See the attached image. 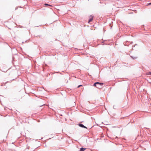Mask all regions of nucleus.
Here are the masks:
<instances>
[{
    "label": "nucleus",
    "instance_id": "obj_4",
    "mask_svg": "<svg viewBox=\"0 0 151 151\" xmlns=\"http://www.w3.org/2000/svg\"><path fill=\"white\" fill-rule=\"evenodd\" d=\"M98 83H99V82H96V83H94L93 85V86H95V87H96V86H97V84H99Z\"/></svg>",
    "mask_w": 151,
    "mask_h": 151
},
{
    "label": "nucleus",
    "instance_id": "obj_6",
    "mask_svg": "<svg viewBox=\"0 0 151 151\" xmlns=\"http://www.w3.org/2000/svg\"><path fill=\"white\" fill-rule=\"evenodd\" d=\"M44 5L46 6H52L50 5V4H46V3H45L44 4Z\"/></svg>",
    "mask_w": 151,
    "mask_h": 151
},
{
    "label": "nucleus",
    "instance_id": "obj_5",
    "mask_svg": "<svg viewBox=\"0 0 151 151\" xmlns=\"http://www.w3.org/2000/svg\"><path fill=\"white\" fill-rule=\"evenodd\" d=\"M130 57L133 59H135L137 58V57L136 56H130Z\"/></svg>",
    "mask_w": 151,
    "mask_h": 151
},
{
    "label": "nucleus",
    "instance_id": "obj_8",
    "mask_svg": "<svg viewBox=\"0 0 151 151\" xmlns=\"http://www.w3.org/2000/svg\"><path fill=\"white\" fill-rule=\"evenodd\" d=\"M148 75H150L151 76V72H149L148 73Z\"/></svg>",
    "mask_w": 151,
    "mask_h": 151
},
{
    "label": "nucleus",
    "instance_id": "obj_13",
    "mask_svg": "<svg viewBox=\"0 0 151 151\" xmlns=\"http://www.w3.org/2000/svg\"><path fill=\"white\" fill-rule=\"evenodd\" d=\"M137 45V44H136L134 46V47L135 46V45Z\"/></svg>",
    "mask_w": 151,
    "mask_h": 151
},
{
    "label": "nucleus",
    "instance_id": "obj_11",
    "mask_svg": "<svg viewBox=\"0 0 151 151\" xmlns=\"http://www.w3.org/2000/svg\"><path fill=\"white\" fill-rule=\"evenodd\" d=\"M18 8L17 7H16L15 9V10H17L18 9Z\"/></svg>",
    "mask_w": 151,
    "mask_h": 151
},
{
    "label": "nucleus",
    "instance_id": "obj_9",
    "mask_svg": "<svg viewBox=\"0 0 151 151\" xmlns=\"http://www.w3.org/2000/svg\"><path fill=\"white\" fill-rule=\"evenodd\" d=\"M82 85H79L78 87V88H79L81 86H82Z\"/></svg>",
    "mask_w": 151,
    "mask_h": 151
},
{
    "label": "nucleus",
    "instance_id": "obj_10",
    "mask_svg": "<svg viewBox=\"0 0 151 151\" xmlns=\"http://www.w3.org/2000/svg\"><path fill=\"white\" fill-rule=\"evenodd\" d=\"M105 41H106V40H104V41H103L102 42V43H103L105 42Z\"/></svg>",
    "mask_w": 151,
    "mask_h": 151
},
{
    "label": "nucleus",
    "instance_id": "obj_12",
    "mask_svg": "<svg viewBox=\"0 0 151 151\" xmlns=\"http://www.w3.org/2000/svg\"><path fill=\"white\" fill-rule=\"evenodd\" d=\"M149 5H151V3H149V4H148Z\"/></svg>",
    "mask_w": 151,
    "mask_h": 151
},
{
    "label": "nucleus",
    "instance_id": "obj_2",
    "mask_svg": "<svg viewBox=\"0 0 151 151\" xmlns=\"http://www.w3.org/2000/svg\"><path fill=\"white\" fill-rule=\"evenodd\" d=\"M78 126L82 128H85V129H87V127L84 126L83 124H81V123H79L78 124Z\"/></svg>",
    "mask_w": 151,
    "mask_h": 151
},
{
    "label": "nucleus",
    "instance_id": "obj_14",
    "mask_svg": "<svg viewBox=\"0 0 151 151\" xmlns=\"http://www.w3.org/2000/svg\"><path fill=\"white\" fill-rule=\"evenodd\" d=\"M43 106V105H41V106H40V107H41V106Z\"/></svg>",
    "mask_w": 151,
    "mask_h": 151
},
{
    "label": "nucleus",
    "instance_id": "obj_7",
    "mask_svg": "<svg viewBox=\"0 0 151 151\" xmlns=\"http://www.w3.org/2000/svg\"><path fill=\"white\" fill-rule=\"evenodd\" d=\"M92 20H93L92 18H90L88 20V22L89 23V22H91Z\"/></svg>",
    "mask_w": 151,
    "mask_h": 151
},
{
    "label": "nucleus",
    "instance_id": "obj_1",
    "mask_svg": "<svg viewBox=\"0 0 151 151\" xmlns=\"http://www.w3.org/2000/svg\"><path fill=\"white\" fill-rule=\"evenodd\" d=\"M99 84H97L96 88H101L104 85V83L100 82H99Z\"/></svg>",
    "mask_w": 151,
    "mask_h": 151
},
{
    "label": "nucleus",
    "instance_id": "obj_3",
    "mask_svg": "<svg viewBox=\"0 0 151 151\" xmlns=\"http://www.w3.org/2000/svg\"><path fill=\"white\" fill-rule=\"evenodd\" d=\"M86 149V148H83V147H81L80 148V150L79 151H84V150Z\"/></svg>",
    "mask_w": 151,
    "mask_h": 151
}]
</instances>
